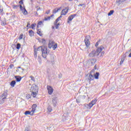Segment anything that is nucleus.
Masks as SVG:
<instances>
[{
    "mask_svg": "<svg viewBox=\"0 0 131 131\" xmlns=\"http://www.w3.org/2000/svg\"><path fill=\"white\" fill-rule=\"evenodd\" d=\"M76 16V14L72 15L70 16V17H74V16Z\"/></svg>",
    "mask_w": 131,
    "mask_h": 131,
    "instance_id": "nucleus-58",
    "label": "nucleus"
},
{
    "mask_svg": "<svg viewBox=\"0 0 131 131\" xmlns=\"http://www.w3.org/2000/svg\"><path fill=\"white\" fill-rule=\"evenodd\" d=\"M9 67L11 69H12V68H13V67H14V64H11L9 66Z\"/></svg>",
    "mask_w": 131,
    "mask_h": 131,
    "instance_id": "nucleus-50",
    "label": "nucleus"
},
{
    "mask_svg": "<svg viewBox=\"0 0 131 131\" xmlns=\"http://www.w3.org/2000/svg\"><path fill=\"white\" fill-rule=\"evenodd\" d=\"M15 78L16 79L17 82L21 81V79H22V78L20 76H15Z\"/></svg>",
    "mask_w": 131,
    "mask_h": 131,
    "instance_id": "nucleus-16",
    "label": "nucleus"
},
{
    "mask_svg": "<svg viewBox=\"0 0 131 131\" xmlns=\"http://www.w3.org/2000/svg\"><path fill=\"white\" fill-rule=\"evenodd\" d=\"M114 13V10H111L110 12L107 14L108 16H111Z\"/></svg>",
    "mask_w": 131,
    "mask_h": 131,
    "instance_id": "nucleus-34",
    "label": "nucleus"
},
{
    "mask_svg": "<svg viewBox=\"0 0 131 131\" xmlns=\"http://www.w3.org/2000/svg\"><path fill=\"white\" fill-rule=\"evenodd\" d=\"M8 97V93L6 92L3 93L0 96V104H3L5 102V100L7 99Z\"/></svg>",
    "mask_w": 131,
    "mask_h": 131,
    "instance_id": "nucleus-2",
    "label": "nucleus"
},
{
    "mask_svg": "<svg viewBox=\"0 0 131 131\" xmlns=\"http://www.w3.org/2000/svg\"><path fill=\"white\" fill-rule=\"evenodd\" d=\"M95 79V78L94 77V75L90 74L89 76L88 77V80H89L90 82L92 81V80H94Z\"/></svg>",
    "mask_w": 131,
    "mask_h": 131,
    "instance_id": "nucleus-15",
    "label": "nucleus"
},
{
    "mask_svg": "<svg viewBox=\"0 0 131 131\" xmlns=\"http://www.w3.org/2000/svg\"><path fill=\"white\" fill-rule=\"evenodd\" d=\"M42 57L44 58V59H46L47 58V56H48V49L47 47H44L43 48V49L42 50Z\"/></svg>",
    "mask_w": 131,
    "mask_h": 131,
    "instance_id": "nucleus-3",
    "label": "nucleus"
},
{
    "mask_svg": "<svg viewBox=\"0 0 131 131\" xmlns=\"http://www.w3.org/2000/svg\"><path fill=\"white\" fill-rule=\"evenodd\" d=\"M40 25L43 26V24H42V21H40L38 22V25L37 26V28H39V26H40Z\"/></svg>",
    "mask_w": 131,
    "mask_h": 131,
    "instance_id": "nucleus-28",
    "label": "nucleus"
},
{
    "mask_svg": "<svg viewBox=\"0 0 131 131\" xmlns=\"http://www.w3.org/2000/svg\"><path fill=\"white\" fill-rule=\"evenodd\" d=\"M129 58H131V53L128 55Z\"/></svg>",
    "mask_w": 131,
    "mask_h": 131,
    "instance_id": "nucleus-62",
    "label": "nucleus"
},
{
    "mask_svg": "<svg viewBox=\"0 0 131 131\" xmlns=\"http://www.w3.org/2000/svg\"><path fill=\"white\" fill-rule=\"evenodd\" d=\"M17 7H19L18 6H14V8L16 9V8H17Z\"/></svg>",
    "mask_w": 131,
    "mask_h": 131,
    "instance_id": "nucleus-61",
    "label": "nucleus"
},
{
    "mask_svg": "<svg viewBox=\"0 0 131 131\" xmlns=\"http://www.w3.org/2000/svg\"><path fill=\"white\" fill-rule=\"evenodd\" d=\"M47 90L48 91L49 95H52L53 93L54 92V89H53V87L50 85L47 86Z\"/></svg>",
    "mask_w": 131,
    "mask_h": 131,
    "instance_id": "nucleus-8",
    "label": "nucleus"
},
{
    "mask_svg": "<svg viewBox=\"0 0 131 131\" xmlns=\"http://www.w3.org/2000/svg\"><path fill=\"white\" fill-rule=\"evenodd\" d=\"M50 17H54V14L51 15Z\"/></svg>",
    "mask_w": 131,
    "mask_h": 131,
    "instance_id": "nucleus-64",
    "label": "nucleus"
},
{
    "mask_svg": "<svg viewBox=\"0 0 131 131\" xmlns=\"http://www.w3.org/2000/svg\"><path fill=\"white\" fill-rule=\"evenodd\" d=\"M30 26V23H28L27 27H29Z\"/></svg>",
    "mask_w": 131,
    "mask_h": 131,
    "instance_id": "nucleus-57",
    "label": "nucleus"
},
{
    "mask_svg": "<svg viewBox=\"0 0 131 131\" xmlns=\"http://www.w3.org/2000/svg\"><path fill=\"white\" fill-rule=\"evenodd\" d=\"M20 48H21V44H20V43H17L16 45L17 50H20Z\"/></svg>",
    "mask_w": 131,
    "mask_h": 131,
    "instance_id": "nucleus-30",
    "label": "nucleus"
},
{
    "mask_svg": "<svg viewBox=\"0 0 131 131\" xmlns=\"http://www.w3.org/2000/svg\"><path fill=\"white\" fill-rule=\"evenodd\" d=\"M4 11V8H3V6L0 5V13H2Z\"/></svg>",
    "mask_w": 131,
    "mask_h": 131,
    "instance_id": "nucleus-41",
    "label": "nucleus"
},
{
    "mask_svg": "<svg viewBox=\"0 0 131 131\" xmlns=\"http://www.w3.org/2000/svg\"><path fill=\"white\" fill-rule=\"evenodd\" d=\"M47 109H48V112H52V107L51 106V105L48 106Z\"/></svg>",
    "mask_w": 131,
    "mask_h": 131,
    "instance_id": "nucleus-32",
    "label": "nucleus"
},
{
    "mask_svg": "<svg viewBox=\"0 0 131 131\" xmlns=\"http://www.w3.org/2000/svg\"><path fill=\"white\" fill-rule=\"evenodd\" d=\"M17 68H21V69H22V70H23L24 71V69L21 68L20 67H18Z\"/></svg>",
    "mask_w": 131,
    "mask_h": 131,
    "instance_id": "nucleus-59",
    "label": "nucleus"
},
{
    "mask_svg": "<svg viewBox=\"0 0 131 131\" xmlns=\"http://www.w3.org/2000/svg\"><path fill=\"white\" fill-rule=\"evenodd\" d=\"M19 8H20V10H21V11H23V7H22V5H19Z\"/></svg>",
    "mask_w": 131,
    "mask_h": 131,
    "instance_id": "nucleus-49",
    "label": "nucleus"
},
{
    "mask_svg": "<svg viewBox=\"0 0 131 131\" xmlns=\"http://www.w3.org/2000/svg\"><path fill=\"white\" fill-rule=\"evenodd\" d=\"M20 5H23V0H20L19 2Z\"/></svg>",
    "mask_w": 131,
    "mask_h": 131,
    "instance_id": "nucleus-53",
    "label": "nucleus"
},
{
    "mask_svg": "<svg viewBox=\"0 0 131 131\" xmlns=\"http://www.w3.org/2000/svg\"><path fill=\"white\" fill-rule=\"evenodd\" d=\"M35 26H36V24H35L31 25L32 29H34V28L35 27Z\"/></svg>",
    "mask_w": 131,
    "mask_h": 131,
    "instance_id": "nucleus-42",
    "label": "nucleus"
},
{
    "mask_svg": "<svg viewBox=\"0 0 131 131\" xmlns=\"http://www.w3.org/2000/svg\"><path fill=\"white\" fill-rule=\"evenodd\" d=\"M123 62H124V60L121 59V61L120 62V65H122V64H123Z\"/></svg>",
    "mask_w": 131,
    "mask_h": 131,
    "instance_id": "nucleus-46",
    "label": "nucleus"
},
{
    "mask_svg": "<svg viewBox=\"0 0 131 131\" xmlns=\"http://www.w3.org/2000/svg\"><path fill=\"white\" fill-rule=\"evenodd\" d=\"M37 34H38L40 36H42V32L41 31V30L38 29L37 30Z\"/></svg>",
    "mask_w": 131,
    "mask_h": 131,
    "instance_id": "nucleus-21",
    "label": "nucleus"
},
{
    "mask_svg": "<svg viewBox=\"0 0 131 131\" xmlns=\"http://www.w3.org/2000/svg\"><path fill=\"white\" fill-rule=\"evenodd\" d=\"M89 107L92 108V107H93V106H94V105L93 104V103H92L91 102H90V103L88 104Z\"/></svg>",
    "mask_w": 131,
    "mask_h": 131,
    "instance_id": "nucleus-43",
    "label": "nucleus"
},
{
    "mask_svg": "<svg viewBox=\"0 0 131 131\" xmlns=\"http://www.w3.org/2000/svg\"><path fill=\"white\" fill-rule=\"evenodd\" d=\"M62 7L55 8L53 10L52 13H53V14H56V13H58V12H60V11H61V10H62Z\"/></svg>",
    "mask_w": 131,
    "mask_h": 131,
    "instance_id": "nucleus-11",
    "label": "nucleus"
},
{
    "mask_svg": "<svg viewBox=\"0 0 131 131\" xmlns=\"http://www.w3.org/2000/svg\"><path fill=\"white\" fill-rule=\"evenodd\" d=\"M57 100H58L57 97H53L52 98V105L54 107H56L57 106Z\"/></svg>",
    "mask_w": 131,
    "mask_h": 131,
    "instance_id": "nucleus-10",
    "label": "nucleus"
},
{
    "mask_svg": "<svg viewBox=\"0 0 131 131\" xmlns=\"http://www.w3.org/2000/svg\"><path fill=\"white\" fill-rule=\"evenodd\" d=\"M74 18V17H69L68 18V23H70V22H71V21H72V20Z\"/></svg>",
    "mask_w": 131,
    "mask_h": 131,
    "instance_id": "nucleus-25",
    "label": "nucleus"
},
{
    "mask_svg": "<svg viewBox=\"0 0 131 131\" xmlns=\"http://www.w3.org/2000/svg\"><path fill=\"white\" fill-rule=\"evenodd\" d=\"M126 0H117V3L119 5L122 4V3H124Z\"/></svg>",
    "mask_w": 131,
    "mask_h": 131,
    "instance_id": "nucleus-22",
    "label": "nucleus"
},
{
    "mask_svg": "<svg viewBox=\"0 0 131 131\" xmlns=\"http://www.w3.org/2000/svg\"><path fill=\"white\" fill-rule=\"evenodd\" d=\"M85 6V5H84V4H80V5H78V7H82V6Z\"/></svg>",
    "mask_w": 131,
    "mask_h": 131,
    "instance_id": "nucleus-54",
    "label": "nucleus"
},
{
    "mask_svg": "<svg viewBox=\"0 0 131 131\" xmlns=\"http://www.w3.org/2000/svg\"><path fill=\"white\" fill-rule=\"evenodd\" d=\"M26 99H27V100H29V99L31 98V96L30 95V94H27L26 96Z\"/></svg>",
    "mask_w": 131,
    "mask_h": 131,
    "instance_id": "nucleus-35",
    "label": "nucleus"
},
{
    "mask_svg": "<svg viewBox=\"0 0 131 131\" xmlns=\"http://www.w3.org/2000/svg\"><path fill=\"white\" fill-rule=\"evenodd\" d=\"M25 115H31V116H32V115H34V113L31 111L30 112L29 111H27L25 112Z\"/></svg>",
    "mask_w": 131,
    "mask_h": 131,
    "instance_id": "nucleus-14",
    "label": "nucleus"
},
{
    "mask_svg": "<svg viewBox=\"0 0 131 131\" xmlns=\"http://www.w3.org/2000/svg\"><path fill=\"white\" fill-rule=\"evenodd\" d=\"M38 60L39 61H40L41 60V59L40 58V56H38Z\"/></svg>",
    "mask_w": 131,
    "mask_h": 131,
    "instance_id": "nucleus-56",
    "label": "nucleus"
},
{
    "mask_svg": "<svg viewBox=\"0 0 131 131\" xmlns=\"http://www.w3.org/2000/svg\"><path fill=\"white\" fill-rule=\"evenodd\" d=\"M93 62H94V63H95L96 62V59H92L91 60V63L92 64H93Z\"/></svg>",
    "mask_w": 131,
    "mask_h": 131,
    "instance_id": "nucleus-48",
    "label": "nucleus"
},
{
    "mask_svg": "<svg viewBox=\"0 0 131 131\" xmlns=\"http://www.w3.org/2000/svg\"><path fill=\"white\" fill-rule=\"evenodd\" d=\"M85 97V96H81V95L79 96V97L76 100V103H80V100H81V99L82 98L84 99Z\"/></svg>",
    "mask_w": 131,
    "mask_h": 131,
    "instance_id": "nucleus-12",
    "label": "nucleus"
},
{
    "mask_svg": "<svg viewBox=\"0 0 131 131\" xmlns=\"http://www.w3.org/2000/svg\"><path fill=\"white\" fill-rule=\"evenodd\" d=\"M52 47L53 48V45L50 44L48 45V48H49V49H52Z\"/></svg>",
    "mask_w": 131,
    "mask_h": 131,
    "instance_id": "nucleus-47",
    "label": "nucleus"
},
{
    "mask_svg": "<svg viewBox=\"0 0 131 131\" xmlns=\"http://www.w3.org/2000/svg\"><path fill=\"white\" fill-rule=\"evenodd\" d=\"M104 54H105V52L102 51V52L101 53V55L100 56V57H102V56H104Z\"/></svg>",
    "mask_w": 131,
    "mask_h": 131,
    "instance_id": "nucleus-45",
    "label": "nucleus"
},
{
    "mask_svg": "<svg viewBox=\"0 0 131 131\" xmlns=\"http://www.w3.org/2000/svg\"><path fill=\"white\" fill-rule=\"evenodd\" d=\"M37 93L38 92H32V96H33V98H35L36 97V95H37Z\"/></svg>",
    "mask_w": 131,
    "mask_h": 131,
    "instance_id": "nucleus-23",
    "label": "nucleus"
},
{
    "mask_svg": "<svg viewBox=\"0 0 131 131\" xmlns=\"http://www.w3.org/2000/svg\"><path fill=\"white\" fill-rule=\"evenodd\" d=\"M31 92H38V87L36 85H32L30 89Z\"/></svg>",
    "mask_w": 131,
    "mask_h": 131,
    "instance_id": "nucleus-6",
    "label": "nucleus"
},
{
    "mask_svg": "<svg viewBox=\"0 0 131 131\" xmlns=\"http://www.w3.org/2000/svg\"><path fill=\"white\" fill-rule=\"evenodd\" d=\"M45 21H50L51 20V17H45Z\"/></svg>",
    "mask_w": 131,
    "mask_h": 131,
    "instance_id": "nucleus-37",
    "label": "nucleus"
},
{
    "mask_svg": "<svg viewBox=\"0 0 131 131\" xmlns=\"http://www.w3.org/2000/svg\"><path fill=\"white\" fill-rule=\"evenodd\" d=\"M0 23L2 26H5V25H7V21H6V18L5 17H0Z\"/></svg>",
    "mask_w": 131,
    "mask_h": 131,
    "instance_id": "nucleus-7",
    "label": "nucleus"
},
{
    "mask_svg": "<svg viewBox=\"0 0 131 131\" xmlns=\"http://www.w3.org/2000/svg\"><path fill=\"white\" fill-rule=\"evenodd\" d=\"M52 48L53 50L55 51V50H56V49L58 48V45L57 43H55L54 45H53Z\"/></svg>",
    "mask_w": 131,
    "mask_h": 131,
    "instance_id": "nucleus-29",
    "label": "nucleus"
},
{
    "mask_svg": "<svg viewBox=\"0 0 131 131\" xmlns=\"http://www.w3.org/2000/svg\"><path fill=\"white\" fill-rule=\"evenodd\" d=\"M15 84H16V81L13 80L10 83V85L12 88H14L15 86Z\"/></svg>",
    "mask_w": 131,
    "mask_h": 131,
    "instance_id": "nucleus-20",
    "label": "nucleus"
},
{
    "mask_svg": "<svg viewBox=\"0 0 131 131\" xmlns=\"http://www.w3.org/2000/svg\"><path fill=\"white\" fill-rule=\"evenodd\" d=\"M84 109H91L88 104H85L84 105Z\"/></svg>",
    "mask_w": 131,
    "mask_h": 131,
    "instance_id": "nucleus-24",
    "label": "nucleus"
},
{
    "mask_svg": "<svg viewBox=\"0 0 131 131\" xmlns=\"http://www.w3.org/2000/svg\"><path fill=\"white\" fill-rule=\"evenodd\" d=\"M29 35H30V36H31V37H32V36H34V32H33V31L32 30H30L29 31Z\"/></svg>",
    "mask_w": 131,
    "mask_h": 131,
    "instance_id": "nucleus-17",
    "label": "nucleus"
},
{
    "mask_svg": "<svg viewBox=\"0 0 131 131\" xmlns=\"http://www.w3.org/2000/svg\"><path fill=\"white\" fill-rule=\"evenodd\" d=\"M19 39H22V38H23V34H21L20 35H19Z\"/></svg>",
    "mask_w": 131,
    "mask_h": 131,
    "instance_id": "nucleus-44",
    "label": "nucleus"
},
{
    "mask_svg": "<svg viewBox=\"0 0 131 131\" xmlns=\"http://www.w3.org/2000/svg\"><path fill=\"white\" fill-rule=\"evenodd\" d=\"M30 77L31 80H32L33 81H35V79H34V77L31 75L30 76Z\"/></svg>",
    "mask_w": 131,
    "mask_h": 131,
    "instance_id": "nucleus-39",
    "label": "nucleus"
},
{
    "mask_svg": "<svg viewBox=\"0 0 131 131\" xmlns=\"http://www.w3.org/2000/svg\"><path fill=\"white\" fill-rule=\"evenodd\" d=\"M105 48L103 46H100L97 50H93L89 54V57L93 58V57H96V56H99L101 54V52L104 50Z\"/></svg>",
    "mask_w": 131,
    "mask_h": 131,
    "instance_id": "nucleus-1",
    "label": "nucleus"
},
{
    "mask_svg": "<svg viewBox=\"0 0 131 131\" xmlns=\"http://www.w3.org/2000/svg\"><path fill=\"white\" fill-rule=\"evenodd\" d=\"M97 99H94L91 102L94 105H95V104H96V103H97Z\"/></svg>",
    "mask_w": 131,
    "mask_h": 131,
    "instance_id": "nucleus-33",
    "label": "nucleus"
},
{
    "mask_svg": "<svg viewBox=\"0 0 131 131\" xmlns=\"http://www.w3.org/2000/svg\"><path fill=\"white\" fill-rule=\"evenodd\" d=\"M50 12H51V10H49L46 12V14H50Z\"/></svg>",
    "mask_w": 131,
    "mask_h": 131,
    "instance_id": "nucleus-55",
    "label": "nucleus"
},
{
    "mask_svg": "<svg viewBox=\"0 0 131 131\" xmlns=\"http://www.w3.org/2000/svg\"><path fill=\"white\" fill-rule=\"evenodd\" d=\"M34 56L35 59H36L37 58V50L36 49H34Z\"/></svg>",
    "mask_w": 131,
    "mask_h": 131,
    "instance_id": "nucleus-19",
    "label": "nucleus"
},
{
    "mask_svg": "<svg viewBox=\"0 0 131 131\" xmlns=\"http://www.w3.org/2000/svg\"><path fill=\"white\" fill-rule=\"evenodd\" d=\"M22 12H23V14H24L25 15H27V11L26 10V9H25V8H23V10H21Z\"/></svg>",
    "mask_w": 131,
    "mask_h": 131,
    "instance_id": "nucleus-31",
    "label": "nucleus"
},
{
    "mask_svg": "<svg viewBox=\"0 0 131 131\" xmlns=\"http://www.w3.org/2000/svg\"><path fill=\"white\" fill-rule=\"evenodd\" d=\"M54 43H55V42H54L53 40H50L49 41V45L50 44V45H51L52 46H54Z\"/></svg>",
    "mask_w": 131,
    "mask_h": 131,
    "instance_id": "nucleus-36",
    "label": "nucleus"
},
{
    "mask_svg": "<svg viewBox=\"0 0 131 131\" xmlns=\"http://www.w3.org/2000/svg\"><path fill=\"white\" fill-rule=\"evenodd\" d=\"M51 63L52 64H54V62H55V60H54L55 57L54 56H52L51 57Z\"/></svg>",
    "mask_w": 131,
    "mask_h": 131,
    "instance_id": "nucleus-27",
    "label": "nucleus"
},
{
    "mask_svg": "<svg viewBox=\"0 0 131 131\" xmlns=\"http://www.w3.org/2000/svg\"><path fill=\"white\" fill-rule=\"evenodd\" d=\"M37 107V105L36 104H33L32 106V109L31 112H33V113H35V111L36 110Z\"/></svg>",
    "mask_w": 131,
    "mask_h": 131,
    "instance_id": "nucleus-13",
    "label": "nucleus"
},
{
    "mask_svg": "<svg viewBox=\"0 0 131 131\" xmlns=\"http://www.w3.org/2000/svg\"><path fill=\"white\" fill-rule=\"evenodd\" d=\"M125 58H126L125 55H124L123 57L121 58V60H123L124 61V60H125Z\"/></svg>",
    "mask_w": 131,
    "mask_h": 131,
    "instance_id": "nucleus-52",
    "label": "nucleus"
},
{
    "mask_svg": "<svg viewBox=\"0 0 131 131\" xmlns=\"http://www.w3.org/2000/svg\"><path fill=\"white\" fill-rule=\"evenodd\" d=\"M100 76V73L99 72H96L95 74H94V78L95 79H99V76Z\"/></svg>",
    "mask_w": 131,
    "mask_h": 131,
    "instance_id": "nucleus-18",
    "label": "nucleus"
},
{
    "mask_svg": "<svg viewBox=\"0 0 131 131\" xmlns=\"http://www.w3.org/2000/svg\"><path fill=\"white\" fill-rule=\"evenodd\" d=\"M43 48H45V46H40L37 49V51H42V50H43Z\"/></svg>",
    "mask_w": 131,
    "mask_h": 131,
    "instance_id": "nucleus-26",
    "label": "nucleus"
},
{
    "mask_svg": "<svg viewBox=\"0 0 131 131\" xmlns=\"http://www.w3.org/2000/svg\"><path fill=\"white\" fill-rule=\"evenodd\" d=\"M94 69H97V66H94Z\"/></svg>",
    "mask_w": 131,
    "mask_h": 131,
    "instance_id": "nucleus-63",
    "label": "nucleus"
},
{
    "mask_svg": "<svg viewBox=\"0 0 131 131\" xmlns=\"http://www.w3.org/2000/svg\"><path fill=\"white\" fill-rule=\"evenodd\" d=\"M68 12V7H66L64 9H63L61 11L60 17L61 16H65V15H66Z\"/></svg>",
    "mask_w": 131,
    "mask_h": 131,
    "instance_id": "nucleus-9",
    "label": "nucleus"
},
{
    "mask_svg": "<svg viewBox=\"0 0 131 131\" xmlns=\"http://www.w3.org/2000/svg\"><path fill=\"white\" fill-rule=\"evenodd\" d=\"M61 77H62V75L61 74L59 75V78H61Z\"/></svg>",
    "mask_w": 131,
    "mask_h": 131,
    "instance_id": "nucleus-60",
    "label": "nucleus"
},
{
    "mask_svg": "<svg viewBox=\"0 0 131 131\" xmlns=\"http://www.w3.org/2000/svg\"><path fill=\"white\" fill-rule=\"evenodd\" d=\"M66 120H67V118H66L65 115H63L62 116V121H65Z\"/></svg>",
    "mask_w": 131,
    "mask_h": 131,
    "instance_id": "nucleus-38",
    "label": "nucleus"
},
{
    "mask_svg": "<svg viewBox=\"0 0 131 131\" xmlns=\"http://www.w3.org/2000/svg\"><path fill=\"white\" fill-rule=\"evenodd\" d=\"M60 20H61V17H59L57 18L54 22V26L56 29H58L59 28V26H60V23H58Z\"/></svg>",
    "mask_w": 131,
    "mask_h": 131,
    "instance_id": "nucleus-5",
    "label": "nucleus"
},
{
    "mask_svg": "<svg viewBox=\"0 0 131 131\" xmlns=\"http://www.w3.org/2000/svg\"><path fill=\"white\" fill-rule=\"evenodd\" d=\"M25 131H30V128L29 127H26Z\"/></svg>",
    "mask_w": 131,
    "mask_h": 131,
    "instance_id": "nucleus-40",
    "label": "nucleus"
},
{
    "mask_svg": "<svg viewBox=\"0 0 131 131\" xmlns=\"http://www.w3.org/2000/svg\"><path fill=\"white\" fill-rule=\"evenodd\" d=\"M90 39H91V37L90 36H86L85 37L84 42H85L86 48H88L89 47H90Z\"/></svg>",
    "mask_w": 131,
    "mask_h": 131,
    "instance_id": "nucleus-4",
    "label": "nucleus"
},
{
    "mask_svg": "<svg viewBox=\"0 0 131 131\" xmlns=\"http://www.w3.org/2000/svg\"><path fill=\"white\" fill-rule=\"evenodd\" d=\"M99 42H100V41H98L96 42L95 44V47H98V46H99Z\"/></svg>",
    "mask_w": 131,
    "mask_h": 131,
    "instance_id": "nucleus-51",
    "label": "nucleus"
}]
</instances>
